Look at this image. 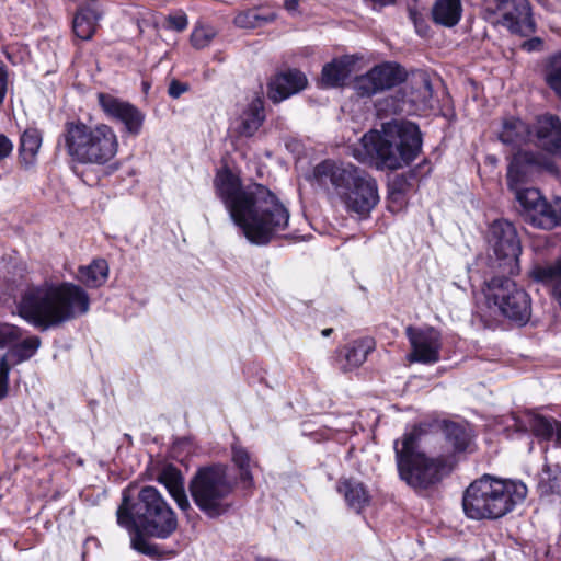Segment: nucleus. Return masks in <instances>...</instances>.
I'll list each match as a JSON object with an SVG mask.
<instances>
[{"mask_svg":"<svg viewBox=\"0 0 561 561\" xmlns=\"http://www.w3.org/2000/svg\"><path fill=\"white\" fill-rule=\"evenodd\" d=\"M533 168L543 169L551 173L557 171L550 159L528 151H519L513 157L508 165L506 178L510 190L513 192L520 190L518 185L526 181Z\"/></svg>","mask_w":561,"mask_h":561,"instance_id":"obj_17","label":"nucleus"},{"mask_svg":"<svg viewBox=\"0 0 561 561\" xmlns=\"http://www.w3.org/2000/svg\"><path fill=\"white\" fill-rule=\"evenodd\" d=\"M234 483L229 479L228 468L224 465L199 468L190 482L195 505L210 518L230 511Z\"/></svg>","mask_w":561,"mask_h":561,"instance_id":"obj_9","label":"nucleus"},{"mask_svg":"<svg viewBox=\"0 0 561 561\" xmlns=\"http://www.w3.org/2000/svg\"><path fill=\"white\" fill-rule=\"evenodd\" d=\"M11 368L3 363H0V400L5 398L8 394V388H9V374Z\"/></svg>","mask_w":561,"mask_h":561,"instance_id":"obj_39","label":"nucleus"},{"mask_svg":"<svg viewBox=\"0 0 561 561\" xmlns=\"http://www.w3.org/2000/svg\"><path fill=\"white\" fill-rule=\"evenodd\" d=\"M232 461L239 470L240 480L247 488L252 486L253 477L251 473L252 460L250 454L241 446H232Z\"/></svg>","mask_w":561,"mask_h":561,"instance_id":"obj_35","label":"nucleus"},{"mask_svg":"<svg viewBox=\"0 0 561 561\" xmlns=\"http://www.w3.org/2000/svg\"><path fill=\"white\" fill-rule=\"evenodd\" d=\"M158 481L168 489L170 495L174 499L181 510L186 511L190 508V502L184 491L183 480L176 468L172 466L165 467L159 474Z\"/></svg>","mask_w":561,"mask_h":561,"instance_id":"obj_23","label":"nucleus"},{"mask_svg":"<svg viewBox=\"0 0 561 561\" xmlns=\"http://www.w3.org/2000/svg\"><path fill=\"white\" fill-rule=\"evenodd\" d=\"M529 127L519 118L511 117L503 122L499 139L505 145L519 146L530 140Z\"/></svg>","mask_w":561,"mask_h":561,"instance_id":"obj_29","label":"nucleus"},{"mask_svg":"<svg viewBox=\"0 0 561 561\" xmlns=\"http://www.w3.org/2000/svg\"><path fill=\"white\" fill-rule=\"evenodd\" d=\"M8 73L4 65L0 61V104L3 102L7 94Z\"/></svg>","mask_w":561,"mask_h":561,"instance_id":"obj_43","label":"nucleus"},{"mask_svg":"<svg viewBox=\"0 0 561 561\" xmlns=\"http://www.w3.org/2000/svg\"><path fill=\"white\" fill-rule=\"evenodd\" d=\"M141 534H136V536L133 538L131 540V543H133V547L142 552V553H150V549H149V546L148 543L146 542V540L144 538H141L140 536Z\"/></svg>","mask_w":561,"mask_h":561,"instance_id":"obj_45","label":"nucleus"},{"mask_svg":"<svg viewBox=\"0 0 561 561\" xmlns=\"http://www.w3.org/2000/svg\"><path fill=\"white\" fill-rule=\"evenodd\" d=\"M42 146V134L35 128L26 129L21 137L20 154L22 162L30 167L34 163Z\"/></svg>","mask_w":561,"mask_h":561,"instance_id":"obj_33","label":"nucleus"},{"mask_svg":"<svg viewBox=\"0 0 561 561\" xmlns=\"http://www.w3.org/2000/svg\"><path fill=\"white\" fill-rule=\"evenodd\" d=\"M505 9L502 24L512 33L522 36H528L535 32V22L530 11L528 0H519V2Z\"/></svg>","mask_w":561,"mask_h":561,"instance_id":"obj_19","label":"nucleus"},{"mask_svg":"<svg viewBox=\"0 0 561 561\" xmlns=\"http://www.w3.org/2000/svg\"><path fill=\"white\" fill-rule=\"evenodd\" d=\"M306 84L307 78L302 72L289 70L272 79L267 94L273 102L278 103L301 91Z\"/></svg>","mask_w":561,"mask_h":561,"instance_id":"obj_18","label":"nucleus"},{"mask_svg":"<svg viewBox=\"0 0 561 561\" xmlns=\"http://www.w3.org/2000/svg\"><path fill=\"white\" fill-rule=\"evenodd\" d=\"M444 435L455 453H462L470 448L472 435L465 426L447 422L444 425Z\"/></svg>","mask_w":561,"mask_h":561,"instance_id":"obj_32","label":"nucleus"},{"mask_svg":"<svg viewBox=\"0 0 561 561\" xmlns=\"http://www.w3.org/2000/svg\"><path fill=\"white\" fill-rule=\"evenodd\" d=\"M536 137L539 146L552 153H561V122L552 115L537 119Z\"/></svg>","mask_w":561,"mask_h":561,"instance_id":"obj_21","label":"nucleus"},{"mask_svg":"<svg viewBox=\"0 0 561 561\" xmlns=\"http://www.w3.org/2000/svg\"><path fill=\"white\" fill-rule=\"evenodd\" d=\"M319 186L328 191L332 199H339L347 211L365 216L379 202L375 179L353 164H339L327 160L313 169Z\"/></svg>","mask_w":561,"mask_h":561,"instance_id":"obj_3","label":"nucleus"},{"mask_svg":"<svg viewBox=\"0 0 561 561\" xmlns=\"http://www.w3.org/2000/svg\"><path fill=\"white\" fill-rule=\"evenodd\" d=\"M214 185L230 218L251 243L267 244L287 229L289 211L266 186L257 183L242 186L229 171L218 172Z\"/></svg>","mask_w":561,"mask_h":561,"instance_id":"obj_1","label":"nucleus"},{"mask_svg":"<svg viewBox=\"0 0 561 561\" xmlns=\"http://www.w3.org/2000/svg\"><path fill=\"white\" fill-rule=\"evenodd\" d=\"M461 0H435L432 8L433 21L445 27H453L460 21Z\"/></svg>","mask_w":561,"mask_h":561,"instance_id":"obj_24","label":"nucleus"},{"mask_svg":"<svg viewBox=\"0 0 561 561\" xmlns=\"http://www.w3.org/2000/svg\"><path fill=\"white\" fill-rule=\"evenodd\" d=\"M187 91V84L173 80L168 89L169 95L173 99H178L181 94Z\"/></svg>","mask_w":561,"mask_h":561,"instance_id":"obj_41","label":"nucleus"},{"mask_svg":"<svg viewBox=\"0 0 561 561\" xmlns=\"http://www.w3.org/2000/svg\"><path fill=\"white\" fill-rule=\"evenodd\" d=\"M407 79L405 70L396 62H383L371 68L367 73L357 77L354 90L360 96H371L392 89Z\"/></svg>","mask_w":561,"mask_h":561,"instance_id":"obj_12","label":"nucleus"},{"mask_svg":"<svg viewBox=\"0 0 561 561\" xmlns=\"http://www.w3.org/2000/svg\"><path fill=\"white\" fill-rule=\"evenodd\" d=\"M514 194L522 207V216L527 222L530 221L546 201L541 192L534 187L516 190Z\"/></svg>","mask_w":561,"mask_h":561,"instance_id":"obj_31","label":"nucleus"},{"mask_svg":"<svg viewBox=\"0 0 561 561\" xmlns=\"http://www.w3.org/2000/svg\"><path fill=\"white\" fill-rule=\"evenodd\" d=\"M494 254L505 261L508 272L514 273L522 253L520 241L515 227L507 220H495L490 227V238Z\"/></svg>","mask_w":561,"mask_h":561,"instance_id":"obj_14","label":"nucleus"},{"mask_svg":"<svg viewBox=\"0 0 561 561\" xmlns=\"http://www.w3.org/2000/svg\"><path fill=\"white\" fill-rule=\"evenodd\" d=\"M102 16L101 5L96 0L85 1L78 10L73 19V32L83 41L90 39Z\"/></svg>","mask_w":561,"mask_h":561,"instance_id":"obj_20","label":"nucleus"},{"mask_svg":"<svg viewBox=\"0 0 561 561\" xmlns=\"http://www.w3.org/2000/svg\"><path fill=\"white\" fill-rule=\"evenodd\" d=\"M554 433H556L557 444L559 446H561V422H556Z\"/></svg>","mask_w":561,"mask_h":561,"instance_id":"obj_48","label":"nucleus"},{"mask_svg":"<svg viewBox=\"0 0 561 561\" xmlns=\"http://www.w3.org/2000/svg\"><path fill=\"white\" fill-rule=\"evenodd\" d=\"M542 46L543 42L539 37H533L522 44V48L527 51L540 50Z\"/></svg>","mask_w":561,"mask_h":561,"instance_id":"obj_44","label":"nucleus"},{"mask_svg":"<svg viewBox=\"0 0 561 561\" xmlns=\"http://www.w3.org/2000/svg\"><path fill=\"white\" fill-rule=\"evenodd\" d=\"M299 5V0H285L284 1V8L290 12L294 13L297 11Z\"/></svg>","mask_w":561,"mask_h":561,"instance_id":"obj_46","label":"nucleus"},{"mask_svg":"<svg viewBox=\"0 0 561 561\" xmlns=\"http://www.w3.org/2000/svg\"><path fill=\"white\" fill-rule=\"evenodd\" d=\"M98 101L105 115L124 124L127 133H140L145 117L136 106L108 93H99Z\"/></svg>","mask_w":561,"mask_h":561,"instance_id":"obj_15","label":"nucleus"},{"mask_svg":"<svg viewBox=\"0 0 561 561\" xmlns=\"http://www.w3.org/2000/svg\"><path fill=\"white\" fill-rule=\"evenodd\" d=\"M495 2L497 3V9H506L507 7L519 2V0H495Z\"/></svg>","mask_w":561,"mask_h":561,"instance_id":"obj_47","label":"nucleus"},{"mask_svg":"<svg viewBox=\"0 0 561 561\" xmlns=\"http://www.w3.org/2000/svg\"><path fill=\"white\" fill-rule=\"evenodd\" d=\"M364 147L374 154L381 169L398 170L409 165L422 150L419 126L409 121L383 123L381 130L363 136Z\"/></svg>","mask_w":561,"mask_h":561,"instance_id":"obj_6","label":"nucleus"},{"mask_svg":"<svg viewBox=\"0 0 561 561\" xmlns=\"http://www.w3.org/2000/svg\"><path fill=\"white\" fill-rule=\"evenodd\" d=\"M108 271L107 262L103 259H96L87 266H80L77 277L85 286L98 288L106 282Z\"/></svg>","mask_w":561,"mask_h":561,"instance_id":"obj_30","label":"nucleus"},{"mask_svg":"<svg viewBox=\"0 0 561 561\" xmlns=\"http://www.w3.org/2000/svg\"><path fill=\"white\" fill-rule=\"evenodd\" d=\"M22 331L20 328L9 323H0V363L11 366L30 359L41 346L38 336H30L21 342Z\"/></svg>","mask_w":561,"mask_h":561,"instance_id":"obj_11","label":"nucleus"},{"mask_svg":"<svg viewBox=\"0 0 561 561\" xmlns=\"http://www.w3.org/2000/svg\"><path fill=\"white\" fill-rule=\"evenodd\" d=\"M375 343L371 339H362L351 343L345 351L347 368H357L367 359V355L374 350Z\"/></svg>","mask_w":561,"mask_h":561,"instance_id":"obj_34","label":"nucleus"},{"mask_svg":"<svg viewBox=\"0 0 561 561\" xmlns=\"http://www.w3.org/2000/svg\"><path fill=\"white\" fill-rule=\"evenodd\" d=\"M442 561H465V560L459 557H446Z\"/></svg>","mask_w":561,"mask_h":561,"instance_id":"obj_49","label":"nucleus"},{"mask_svg":"<svg viewBox=\"0 0 561 561\" xmlns=\"http://www.w3.org/2000/svg\"><path fill=\"white\" fill-rule=\"evenodd\" d=\"M264 119L263 101L260 98H255L243 110L236 129L240 136L251 137L262 126Z\"/></svg>","mask_w":561,"mask_h":561,"instance_id":"obj_22","label":"nucleus"},{"mask_svg":"<svg viewBox=\"0 0 561 561\" xmlns=\"http://www.w3.org/2000/svg\"><path fill=\"white\" fill-rule=\"evenodd\" d=\"M273 19L274 14L261 15L257 10L253 9L239 13L234 18V23L239 27L255 28L261 26L263 23L272 21Z\"/></svg>","mask_w":561,"mask_h":561,"instance_id":"obj_36","label":"nucleus"},{"mask_svg":"<svg viewBox=\"0 0 561 561\" xmlns=\"http://www.w3.org/2000/svg\"><path fill=\"white\" fill-rule=\"evenodd\" d=\"M486 302L505 318L525 324L531 316V299L528 293L514 280L493 277L484 289Z\"/></svg>","mask_w":561,"mask_h":561,"instance_id":"obj_10","label":"nucleus"},{"mask_svg":"<svg viewBox=\"0 0 561 561\" xmlns=\"http://www.w3.org/2000/svg\"><path fill=\"white\" fill-rule=\"evenodd\" d=\"M62 139L73 162L84 165H105L118 151V138L106 124L88 125L81 121L65 124Z\"/></svg>","mask_w":561,"mask_h":561,"instance_id":"obj_7","label":"nucleus"},{"mask_svg":"<svg viewBox=\"0 0 561 561\" xmlns=\"http://www.w3.org/2000/svg\"><path fill=\"white\" fill-rule=\"evenodd\" d=\"M411 352L407 358L410 363L435 364L440 358L442 337L438 331L433 328L405 329Z\"/></svg>","mask_w":561,"mask_h":561,"instance_id":"obj_13","label":"nucleus"},{"mask_svg":"<svg viewBox=\"0 0 561 561\" xmlns=\"http://www.w3.org/2000/svg\"><path fill=\"white\" fill-rule=\"evenodd\" d=\"M89 308V295L80 286L44 283L24 293L19 312L30 323L46 330L87 313Z\"/></svg>","mask_w":561,"mask_h":561,"instance_id":"obj_2","label":"nucleus"},{"mask_svg":"<svg viewBox=\"0 0 561 561\" xmlns=\"http://www.w3.org/2000/svg\"><path fill=\"white\" fill-rule=\"evenodd\" d=\"M525 483L483 476L465 491L462 507L467 517L476 520L497 519L511 513L527 496Z\"/></svg>","mask_w":561,"mask_h":561,"instance_id":"obj_5","label":"nucleus"},{"mask_svg":"<svg viewBox=\"0 0 561 561\" xmlns=\"http://www.w3.org/2000/svg\"><path fill=\"white\" fill-rule=\"evenodd\" d=\"M546 80L549 87L561 98V55L551 58Z\"/></svg>","mask_w":561,"mask_h":561,"instance_id":"obj_37","label":"nucleus"},{"mask_svg":"<svg viewBox=\"0 0 561 561\" xmlns=\"http://www.w3.org/2000/svg\"><path fill=\"white\" fill-rule=\"evenodd\" d=\"M331 332H332V329H324V330L322 331V335H323V336H329V335L331 334Z\"/></svg>","mask_w":561,"mask_h":561,"instance_id":"obj_50","label":"nucleus"},{"mask_svg":"<svg viewBox=\"0 0 561 561\" xmlns=\"http://www.w3.org/2000/svg\"><path fill=\"white\" fill-rule=\"evenodd\" d=\"M421 430L414 427L403 435L401 447L396 442V459L400 478L413 489L425 490L438 483L450 470L446 459L430 458L419 450Z\"/></svg>","mask_w":561,"mask_h":561,"instance_id":"obj_8","label":"nucleus"},{"mask_svg":"<svg viewBox=\"0 0 561 561\" xmlns=\"http://www.w3.org/2000/svg\"><path fill=\"white\" fill-rule=\"evenodd\" d=\"M215 35L216 32L213 27L198 26L194 28L191 35V43L195 48L202 49L210 44Z\"/></svg>","mask_w":561,"mask_h":561,"instance_id":"obj_38","label":"nucleus"},{"mask_svg":"<svg viewBox=\"0 0 561 561\" xmlns=\"http://www.w3.org/2000/svg\"><path fill=\"white\" fill-rule=\"evenodd\" d=\"M556 422L534 411H526L518 417V423L524 430L543 439H549L553 435Z\"/></svg>","mask_w":561,"mask_h":561,"instance_id":"obj_28","label":"nucleus"},{"mask_svg":"<svg viewBox=\"0 0 561 561\" xmlns=\"http://www.w3.org/2000/svg\"><path fill=\"white\" fill-rule=\"evenodd\" d=\"M169 26L178 32H181L187 27V18L184 13L170 15L168 18Z\"/></svg>","mask_w":561,"mask_h":561,"instance_id":"obj_40","label":"nucleus"},{"mask_svg":"<svg viewBox=\"0 0 561 561\" xmlns=\"http://www.w3.org/2000/svg\"><path fill=\"white\" fill-rule=\"evenodd\" d=\"M407 83L400 91L402 94V104L399 111H424L431 106L433 90L427 75L423 71L412 72L404 80Z\"/></svg>","mask_w":561,"mask_h":561,"instance_id":"obj_16","label":"nucleus"},{"mask_svg":"<svg viewBox=\"0 0 561 561\" xmlns=\"http://www.w3.org/2000/svg\"><path fill=\"white\" fill-rule=\"evenodd\" d=\"M116 516L118 525L129 533L160 539L171 536L178 527L174 512L153 486L142 488L136 502H131L129 491L125 490Z\"/></svg>","mask_w":561,"mask_h":561,"instance_id":"obj_4","label":"nucleus"},{"mask_svg":"<svg viewBox=\"0 0 561 561\" xmlns=\"http://www.w3.org/2000/svg\"><path fill=\"white\" fill-rule=\"evenodd\" d=\"M337 490L347 505L357 513L369 504L370 496L364 484L357 480L345 479L340 482Z\"/></svg>","mask_w":561,"mask_h":561,"instance_id":"obj_26","label":"nucleus"},{"mask_svg":"<svg viewBox=\"0 0 561 561\" xmlns=\"http://www.w3.org/2000/svg\"><path fill=\"white\" fill-rule=\"evenodd\" d=\"M13 150L12 141L4 135H0V160L10 156Z\"/></svg>","mask_w":561,"mask_h":561,"instance_id":"obj_42","label":"nucleus"},{"mask_svg":"<svg viewBox=\"0 0 561 561\" xmlns=\"http://www.w3.org/2000/svg\"><path fill=\"white\" fill-rule=\"evenodd\" d=\"M529 224L546 230L561 226V198L551 202L546 199Z\"/></svg>","mask_w":561,"mask_h":561,"instance_id":"obj_27","label":"nucleus"},{"mask_svg":"<svg viewBox=\"0 0 561 561\" xmlns=\"http://www.w3.org/2000/svg\"><path fill=\"white\" fill-rule=\"evenodd\" d=\"M354 61L345 56L327 64L322 69L321 84L324 87H339L350 77Z\"/></svg>","mask_w":561,"mask_h":561,"instance_id":"obj_25","label":"nucleus"}]
</instances>
